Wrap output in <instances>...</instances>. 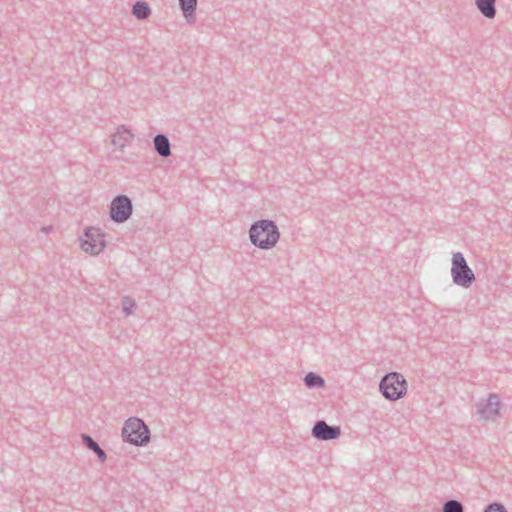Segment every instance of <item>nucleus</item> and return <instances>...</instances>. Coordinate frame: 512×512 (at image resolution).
<instances>
[{"label":"nucleus","mask_w":512,"mask_h":512,"mask_svg":"<svg viewBox=\"0 0 512 512\" xmlns=\"http://www.w3.org/2000/svg\"><path fill=\"white\" fill-rule=\"evenodd\" d=\"M249 238L254 246L266 250L277 244L280 233L274 221L263 219L251 225Z\"/></svg>","instance_id":"nucleus-1"},{"label":"nucleus","mask_w":512,"mask_h":512,"mask_svg":"<svg viewBox=\"0 0 512 512\" xmlns=\"http://www.w3.org/2000/svg\"><path fill=\"white\" fill-rule=\"evenodd\" d=\"M121 436L124 442L142 447L150 441V429L146 423L137 417L128 418L122 428Z\"/></svg>","instance_id":"nucleus-2"},{"label":"nucleus","mask_w":512,"mask_h":512,"mask_svg":"<svg viewBox=\"0 0 512 512\" xmlns=\"http://www.w3.org/2000/svg\"><path fill=\"white\" fill-rule=\"evenodd\" d=\"M379 388L387 400L396 401L406 394L407 381L401 373L391 372L383 376Z\"/></svg>","instance_id":"nucleus-3"},{"label":"nucleus","mask_w":512,"mask_h":512,"mask_svg":"<svg viewBox=\"0 0 512 512\" xmlns=\"http://www.w3.org/2000/svg\"><path fill=\"white\" fill-rule=\"evenodd\" d=\"M451 276L453 282L463 288H469L475 281L474 272L461 252L453 253Z\"/></svg>","instance_id":"nucleus-4"},{"label":"nucleus","mask_w":512,"mask_h":512,"mask_svg":"<svg viewBox=\"0 0 512 512\" xmlns=\"http://www.w3.org/2000/svg\"><path fill=\"white\" fill-rule=\"evenodd\" d=\"M81 248L85 252L98 255L106 247L104 234L99 228L89 227L85 230L84 235L80 238Z\"/></svg>","instance_id":"nucleus-5"},{"label":"nucleus","mask_w":512,"mask_h":512,"mask_svg":"<svg viewBox=\"0 0 512 512\" xmlns=\"http://www.w3.org/2000/svg\"><path fill=\"white\" fill-rule=\"evenodd\" d=\"M133 205L127 195H117L110 205V218L115 223H124L132 215Z\"/></svg>","instance_id":"nucleus-6"},{"label":"nucleus","mask_w":512,"mask_h":512,"mask_svg":"<svg viewBox=\"0 0 512 512\" xmlns=\"http://www.w3.org/2000/svg\"><path fill=\"white\" fill-rule=\"evenodd\" d=\"M499 409L500 400L496 394H490L477 405V413L485 420H495L499 416Z\"/></svg>","instance_id":"nucleus-7"},{"label":"nucleus","mask_w":512,"mask_h":512,"mask_svg":"<svg viewBox=\"0 0 512 512\" xmlns=\"http://www.w3.org/2000/svg\"><path fill=\"white\" fill-rule=\"evenodd\" d=\"M311 434L318 440H335L341 435V429L339 426L328 425L324 420H318L315 422Z\"/></svg>","instance_id":"nucleus-8"},{"label":"nucleus","mask_w":512,"mask_h":512,"mask_svg":"<svg viewBox=\"0 0 512 512\" xmlns=\"http://www.w3.org/2000/svg\"><path fill=\"white\" fill-rule=\"evenodd\" d=\"M134 138V134L125 125H120L116 133L112 136V144L119 149H123Z\"/></svg>","instance_id":"nucleus-9"},{"label":"nucleus","mask_w":512,"mask_h":512,"mask_svg":"<svg viewBox=\"0 0 512 512\" xmlns=\"http://www.w3.org/2000/svg\"><path fill=\"white\" fill-rule=\"evenodd\" d=\"M154 149L157 154L162 158H167L171 155V143L167 135L163 133L157 134L153 138Z\"/></svg>","instance_id":"nucleus-10"},{"label":"nucleus","mask_w":512,"mask_h":512,"mask_svg":"<svg viewBox=\"0 0 512 512\" xmlns=\"http://www.w3.org/2000/svg\"><path fill=\"white\" fill-rule=\"evenodd\" d=\"M81 439L83 445L88 448L89 450L93 451L100 462H105L107 459L106 452L99 446V444L88 434L82 433Z\"/></svg>","instance_id":"nucleus-11"},{"label":"nucleus","mask_w":512,"mask_h":512,"mask_svg":"<svg viewBox=\"0 0 512 512\" xmlns=\"http://www.w3.org/2000/svg\"><path fill=\"white\" fill-rule=\"evenodd\" d=\"M179 7L188 23L195 22V11L197 8V0H178Z\"/></svg>","instance_id":"nucleus-12"},{"label":"nucleus","mask_w":512,"mask_h":512,"mask_svg":"<svg viewBox=\"0 0 512 512\" xmlns=\"http://www.w3.org/2000/svg\"><path fill=\"white\" fill-rule=\"evenodd\" d=\"M478 10L488 19H493L496 15V0H475Z\"/></svg>","instance_id":"nucleus-13"},{"label":"nucleus","mask_w":512,"mask_h":512,"mask_svg":"<svg viewBox=\"0 0 512 512\" xmlns=\"http://www.w3.org/2000/svg\"><path fill=\"white\" fill-rule=\"evenodd\" d=\"M132 14L139 20H145L150 16L151 8L147 2L137 1L132 7Z\"/></svg>","instance_id":"nucleus-14"},{"label":"nucleus","mask_w":512,"mask_h":512,"mask_svg":"<svg viewBox=\"0 0 512 512\" xmlns=\"http://www.w3.org/2000/svg\"><path fill=\"white\" fill-rule=\"evenodd\" d=\"M304 383L308 388H321L325 386L324 378L314 372H309L305 375Z\"/></svg>","instance_id":"nucleus-15"},{"label":"nucleus","mask_w":512,"mask_h":512,"mask_svg":"<svg viewBox=\"0 0 512 512\" xmlns=\"http://www.w3.org/2000/svg\"><path fill=\"white\" fill-rule=\"evenodd\" d=\"M442 512H464V506L458 500L450 499L444 502Z\"/></svg>","instance_id":"nucleus-16"},{"label":"nucleus","mask_w":512,"mask_h":512,"mask_svg":"<svg viewBox=\"0 0 512 512\" xmlns=\"http://www.w3.org/2000/svg\"><path fill=\"white\" fill-rule=\"evenodd\" d=\"M122 305H123V311L126 313V315L132 314L136 307L135 301L130 299L129 297L122 298Z\"/></svg>","instance_id":"nucleus-17"},{"label":"nucleus","mask_w":512,"mask_h":512,"mask_svg":"<svg viewBox=\"0 0 512 512\" xmlns=\"http://www.w3.org/2000/svg\"><path fill=\"white\" fill-rule=\"evenodd\" d=\"M484 512H507V510L503 504L493 502L485 508Z\"/></svg>","instance_id":"nucleus-18"},{"label":"nucleus","mask_w":512,"mask_h":512,"mask_svg":"<svg viewBox=\"0 0 512 512\" xmlns=\"http://www.w3.org/2000/svg\"><path fill=\"white\" fill-rule=\"evenodd\" d=\"M51 229H52V227H51V226L43 227V228H42V231H43V232H45V233H48Z\"/></svg>","instance_id":"nucleus-19"}]
</instances>
